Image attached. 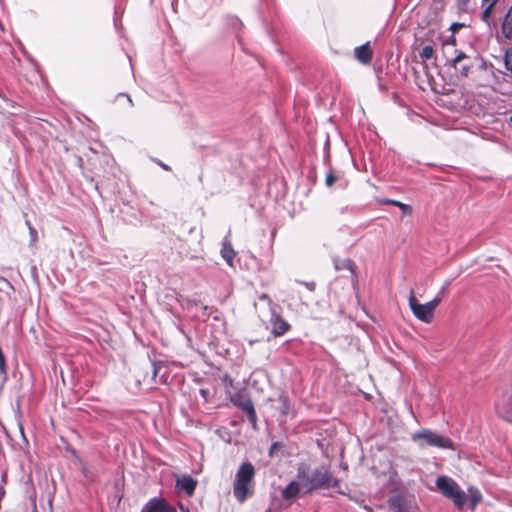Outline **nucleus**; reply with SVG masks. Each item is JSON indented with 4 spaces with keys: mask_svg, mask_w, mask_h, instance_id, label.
<instances>
[{
    "mask_svg": "<svg viewBox=\"0 0 512 512\" xmlns=\"http://www.w3.org/2000/svg\"><path fill=\"white\" fill-rule=\"evenodd\" d=\"M178 507L181 512H190L189 508L183 505L181 502L178 503Z\"/></svg>",
    "mask_w": 512,
    "mask_h": 512,
    "instance_id": "37",
    "label": "nucleus"
},
{
    "mask_svg": "<svg viewBox=\"0 0 512 512\" xmlns=\"http://www.w3.org/2000/svg\"><path fill=\"white\" fill-rule=\"evenodd\" d=\"M408 303L413 315L418 320L427 324L432 322L434 318V310L429 306L428 303H419L413 290L410 292Z\"/></svg>",
    "mask_w": 512,
    "mask_h": 512,
    "instance_id": "5",
    "label": "nucleus"
},
{
    "mask_svg": "<svg viewBox=\"0 0 512 512\" xmlns=\"http://www.w3.org/2000/svg\"><path fill=\"white\" fill-rule=\"evenodd\" d=\"M434 52V48L431 45H426L419 51V55L422 60H430L433 58Z\"/></svg>",
    "mask_w": 512,
    "mask_h": 512,
    "instance_id": "21",
    "label": "nucleus"
},
{
    "mask_svg": "<svg viewBox=\"0 0 512 512\" xmlns=\"http://www.w3.org/2000/svg\"><path fill=\"white\" fill-rule=\"evenodd\" d=\"M300 492L299 483L296 481H291L283 490L282 497L285 500H293L295 499Z\"/></svg>",
    "mask_w": 512,
    "mask_h": 512,
    "instance_id": "13",
    "label": "nucleus"
},
{
    "mask_svg": "<svg viewBox=\"0 0 512 512\" xmlns=\"http://www.w3.org/2000/svg\"><path fill=\"white\" fill-rule=\"evenodd\" d=\"M334 266L336 270L347 269L353 275L355 274V263L350 259H345L342 261L334 260Z\"/></svg>",
    "mask_w": 512,
    "mask_h": 512,
    "instance_id": "15",
    "label": "nucleus"
},
{
    "mask_svg": "<svg viewBox=\"0 0 512 512\" xmlns=\"http://www.w3.org/2000/svg\"><path fill=\"white\" fill-rule=\"evenodd\" d=\"M279 443L278 442H275L271 445L270 447V454L273 453L274 450H276V448L278 447Z\"/></svg>",
    "mask_w": 512,
    "mask_h": 512,
    "instance_id": "39",
    "label": "nucleus"
},
{
    "mask_svg": "<svg viewBox=\"0 0 512 512\" xmlns=\"http://www.w3.org/2000/svg\"><path fill=\"white\" fill-rule=\"evenodd\" d=\"M126 97H127V101H128L129 103H132V100H131L130 96H126Z\"/></svg>",
    "mask_w": 512,
    "mask_h": 512,
    "instance_id": "42",
    "label": "nucleus"
},
{
    "mask_svg": "<svg viewBox=\"0 0 512 512\" xmlns=\"http://www.w3.org/2000/svg\"><path fill=\"white\" fill-rule=\"evenodd\" d=\"M496 411L500 417L512 424V406L505 409L500 403L496 404Z\"/></svg>",
    "mask_w": 512,
    "mask_h": 512,
    "instance_id": "17",
    "label": "nucleus"
},
{
    "mask_svg": "<svg viewBox=\"0 0 512 512\" xmlns=\"http://www.w3.org/2000/svg\"><path fill=\"white\" fill-rule=\"evenodd\" d=\"M389 505L395 512H407L404 500L399 495L391 497L389 500Z\"/></svg>",
    "mask_w": 512,
    "mask_h": 512,
    "instance_id": "14",
    "label": "nucleus"
},
{
    "mask_svg": "<svg viewBox=\"0 0 512 512\" xmlns=\"http://www.w3.org/2000/svg\"><path fill=\"white\" fill-rule=\"evenodd\" d=\"M255 468L250 462H243L233 481V495L239 503H244L254 492Z\"/></svg>",
    "mask_w": 512,
    "mask_h": 512,
    "instance_id": "2",
    "label": "nucleus"
},
{
    "mask_svg": "<svg viewBox=\"0 0 512 512\" xmlns=\"http://www.w3.org/2000/svg\"><path fill=\"white\" fill-rule=\"evenodd\" d=\"M467 70H468V68L466 66H463V71L465 74L467 73Z\"/></svg>",
    "mask_w": 512,
    "mask_h": 512,
    "instance_id": "41",
    "label": "nucleus"
},
{
    "mask_svg": "<svg viewBox=\"0 0 512 512\" xmlns=\"http://www.w3.org/2000/svg\"><path fill=\"white\" fill-rule=\"evenodd\" d=\"M246 414H247L248 421L250 422L252 428L256 429L257 428V415H256L255 408Z\"/></svg>",
    "mask_w": 512,
    "mask_h": 512,
    "instance_id": "23",
    "label": "nucleus"
},
{
    "mask_svg": "<svg viewBox=\"0 0 512 512\" xmlns=\"http://www.w3.org/2000/svg\"><path fill=\"white\" fill-rule=\"evenodd\" d=\"M382 72H383V66H377V70H375V73H376V75L378 77L379 85H380L381 88H386L384 83H383Z\"/></svg>",
    "mask_w": 512,
    "mask_h": 512,
    "instance_id": "28",
    "label": "nucleus"
},
{
    "mask_svg": "<svg viewBox=\"0 0 512 512\" xmlns=\"http://www.w3.org/2000/svg\"><path fill=\"white\" fill-rule=\"evenodd\" d=\"M441 301H442V296L436 295L431 301H429L427 303L435 311V309L441 303Z\"/></svg>",
    "mask_w": 512,
    "mask_h": 512,
    "instance_id": "26",
    "label": "nucleus"
},
{
    "mask_svg": "<svg viewBox=\"0 0 512 512\" xmlns=\"http://www.w3.org/2000/svg\"><path fill=\"white\" fill-rule=\"evenodd\" d=\"M502 33L507 39H510L512 36V17H509L508 14H506L502 23Z\"/></svg>",
    "mask_w": 512,
    "mask_h": 512,
    "instance_id": "20",
    "label": "nucleus"
},
{
    "mask_svg": "<svg viewBox=\"0 0 512 512\" xmlns=\"http://www.w3.org/2000/svg\"><path fill=\"white\" fill-rule=\"evenodd\" d=\"M259 300L265 301L268 304L270 311L272 310V306H277L276 304L273 303V301L267 294L260 295Z\"/></svg>",
    "mask_w": 512,
    "mask_h": 512,
    "instance_id": "29",
    "label": "nucleus"
},
{
    "mask_svg": "<svg viewBox=\"0 0 512 512\" xmlns=\"http://www.w3.org/2000/svg\"><path fill=\"white\" fill-rule=\"evenodd\" d=\"M278 310L279 306H272V310L270 311L271 333L275 337L284 335L290 329V324L282 318Z\"/></svg>",
    "mask_w": 512,
    "mask_h": 512,
    "instance_id": "6",
    "label": "nucleus"
},
{
    "mask_svg": "<svg viewBox=\"0 0 512 512\" xmlns=\"http://www.w3.org/2000/svg\"><path fill=\"white\" fill-rule=\"evenodd\" d=\"M231 401L232 403L237 406L238 408H240L244 413H248L250 412L251 410L254 409V405H253V402L251 401L250 398L248 397H244L242 394L238 393V394H235L232 398H231Z\"/></svg>",
    "mask_w": 512,
    "mask_h": 512,
    "instance_id": "12",
    "label": "nucleus"
},
{
    "mask_svg": "<svg viewBox=\"0 0 512 512\" xmlns=\"http://www.w3.org/2000/svg\"><path fill=\"white\" fill-rule=\"evenodd\" d=\"M502 33L507 39H510L512 36V17H509L508 14H506L502 23Z\"/></svg>",
    "mask_w": 512,
    "mask_h": 512,
    "instance_id": "18",
    "label": "nucleus"
},
{
    "mask_svg": "<svg viewBox=\"0 0 512 512\" xmlns=\"http://www.w3.org/2000/svg\"><path fill=\"white\" fill-rule=\"evenodd\" d=\"M510 123H512V115L510 116V119H509Z\"/></svg>",
    "mask_w": 512,
    "mask_h": 512,
    "instance_id": "43",
    "label": "nucleus"
},
{
    "mask_svg": "<svg viewBox=\"0 0 512 512\" xmlns=\"http://www.w3.org/2000/svg\"><path fill=\"white\" fill-rule=\"evenodd\" d=\"M310 477L309 466L307 464H300L297 469V478L299 481L307 485V478Z\"/></svg>",
    "mask_w": 512,
    "mask_h": 512,
    "instance_id": "16",
    "label": "nucleus"
},
{
    "mask_svg": "<svg viewBox=\"0 0 512 512\" xmlns=\"http://www.w3.org/2000/svg\"><path fill=\"white\" fill-rule=\"evenodd\" d=\"M464 26V24L462 23H458V22H455L451 25L450 27V30L455 33L457 31H459L462 27Z\"/></svg>",
    "mask_w": 512,
    "mask_h": 512,
    "instance_id": "34",
    "label": "nucleus"
},
{
    "mask_svg": "<svg viewBox=\"0 0 512 512\" xmlns=\"http://www.w3.org/2000/svg\"><path fill=\"white\" fill-rule=\"evenodd\" d=\"M339 484L340 481L333 476L329 467L326 465L315 468L311 472L310 477L307 478L308 491L329 488L335 489L339 487Z\"/></svg>",
    "mask_w": 512,
    "mask_h": 512,
    "instance_id": "3",
    "label": "nucleus"
},
{
    "mask_svg": "<svg viewBox=\"0 0 512 512\" xmlns=\"http://www.w3.org/2000/svg\"><path fill=\"white\" fill-rule=\"evenodd\" d=\"M470 0H457V7L461 11H467V6L469 4Z\"/></svg>",
    "mask_w": 512,
    "mask_h": 512,
    "instance_id": "30",
    "label": "nucleus"
},
{
    "mask_svg": "<svg viewBox=\"0 0 512 512\" xmlns=\"http://www.w3.org/2000/svg\"><path fill=\"white\" fill-rule=\"evenodd\" d=\"M504 64H512V47L507 49L505 52Z\"/></svg>",
    "mask_w": 512,
    "mask_h": 512,
    "instance_id": "31",
    "label": "nucleus"
},
{
    "mask_svg": "<svg viewBox=\"0 0 512 512\" xmlns=\"http://www.w3.org/2000/svg\"><path fill=\"white\" fill-rule=\"evenodd\" d=\"M335 181H336V176H334L332 173L327 174L326 180H325L327 186H332Z\"/></svg>",
    "mask_w": 512,
    "mask_h": 512,
    "instance_id": "32",
    "label": "nucleus"
},
{
    "mask_svg": "<svg viewBox=\"0 0 512 512\" xmlns=\"http://www.w3.org/2000/svg\"><path fill=\"white\" fill-rule=\"evenodd\" d=\"M6 374H7L6 360H5V356L2 352V350L0 349V375L6 376Z\"/></svg>",
    "mask_w": 512,
    "mask_h": 512,
    "instance_id": "25",
    "label": "nucleus"
},
{
    "mask_svg": "<svg viewBox=\"0 0 512 512\" xmlns=\"http://www.w3.org/2000/svg\"><path fill=\"white\" fill-rule=\"evenodd\" d=\"M435 484L439 492L445 498L451 500L454 506L459 510L463 509L466 503L474 510L483 500L482 494L478 488L469 486L467 493H465L458 483L448 476H439Z\"/></svg>",
    "mask_w": 512,
    "mask_h": 512,
    "instance_id": "1",
    "label": "nucleus"
},
{
    "mask_svg": "<svg viewBox=\"0 0 512 512\" xmlns=\"http://www.w3.org/2000/svg\"><path fill=\"white\" fill-rule=\"evenodd\" d=\"M502 33L507 39H510L512 36V17H509L508 14H506L502 23Z\"/></svg>",
    "mask_w": 512,
    "mask_h": 512,
    "instance_id": "19",
    "label": "nucleus"
},
{
    "mask_svg": "<svg viewBox=\"0 0 512 512\" xmlns=\"http://www.w3.org/2000/svg\"><path fill=\"white\" fill-rule=\"evenodd\" d=\"M448 285H449V283H446V284L441 288V290L438 292V294H437V295H440V296H442V297H443V296H444V294H445L446 287H447Z\"/></svg>",
    "mask_w": 512,
    "mask_h": 512,
    "instance_id": "38",
    "label": "nucleus"
},
{
    "mask_svg": "<svg viewBox=\"0 0 512 512\" xmlns=\"http://www.w3.org/2000/svg\"><path fill=\"white\" fill-rule=\"evenodd\" d=\"M497 2V0H493L483 11L482 13V19L484 21H488L492 11H493V8H494V5L495 3Z\"/></svg>",
    "mask_w": 512,
    "mask_h": 512,
    "instance_id": "22",
    "label": "nucleus"
},
{
    "mask_svg": "<svg viewBox=\"0 0 512 512\" xmlns=\"http://www.w3.org/2000/svg\"><path fill=\"white\" fill-rule=\"evenodd\" d=\"M302 285H304L307 289H309L310 291H314L315 290V283L314 282H300Z\"/></svg>",
    "mask_w": 512,
    "mask_h": 512,
    "instance_id": "35",
    "label": "nucleus"
},
{
    "mask_svg": "<svg viewBox=\"0 0 512 512\" xmlns=\"http://www.w3.org/2000/svg\"><path fill=\"white\" fill-rule=\"evenodd\" d=\"M411 439L414 442H420V445H429L442 449L455 450L452 440L446 436L440 435L430 429H421L412 434Z\"/></svg>",
    "mask_w": 512,
    "mask_h": 512,
    "instance_id": "4",
    "label": "nucleus"
},
{
    "mask_svg": "<svg viewBox=\"0 0 512 512\" xmlns=\"http://www.w3.org/2000/svg\"><path fill=\"white\" fill-rule=\"evenodd\" d=\"M141 512H176V508L162 497H153L142 507Z\"/></svg>",
    "mask_w": 512,
    "mask_h": 512,
    "instance_id": "7",
    "label": "nucleus"
},
{
    "mask_svg": "<svg viewBox=\"0 0 512 512\" xmlns=\"http://www.w3.org/2000/svg\"><path fill=\"white\" fill-rule=\"evenodd\" d=\"M465 57V55L463 53H459L455 58L451 59V60H447V62L449 64H457L458 62H460L461 60H463Z\"/></svg>",
    "mask_w": 512,
    "mask_h": 512,
    "instance_id": "33",
    "label": "nucleus"
},
{
    "mask_svg": "<svg viewBox=\"0 0 512 512\" xmlns=\"http://www.w3.org/2000/svg\"><path fill=\"white\" fill-rule=\"evenodd\" d=\"M398 208H400V210L402 211V213L404 215H410L412 213V207L408 204H404V203L400 202V204L398 205Z\"/></svg>",
    "mask_w": 512,
    "mask_h": 512,
    "instance_id": "27",
    "label": "nucleus"
},
{
    "mask_svg": "<svg viewBox=\"0 0 512 512\" xmlns=\"http://www.w3.org/2000/svg\"><path fill=\"white\" fill-rule=\"evenodd\" d=\"M159 165L165 170H170V167L162 162H159Z\"/></svg>",
    "mask_w": 512,
    "mask_h": 512,
    "instance_id": "40",
    "label": "nucleus"
},
{
    "mask_svg": "<svg viewBox=\"0 0 512 512\" xmlns=\"http://www.w3.org/2000/svg\"><path fill=\"white\" fill-rule=\"evenodd\" d=\"M354 53L356 59L363 64H369L372 60L373 51L370 47L369 42H366L365 44L356 47Z\"/></svg>",
    "mask_w": 512,
    "mask_h": 512,
    "instance_id": "9",
    "label": "nucleus"
},
{
    "mask_svg": "<svg viewBox=\"0 0 512 512\" xmlns=\"http://www.w3.org/2000/svg\"><path fill=\"white\" fill-rule=\"evenodd\" d=\"M384 203H386V204H390V205H393V206H397V207H398V205L400 204V201H398V200H393V199H386V200L384 201Z\"/></svg>",
    "mask_w": 512,
    "mask_h": 512,
    "instance_id": "36",
    "label": "nucleus"
},
{
    "mask_svg": "<svg viewBox=\"0 0 512 512\" xmlns=\"http://www.w3.org/2000/svg\"><path fill=\"white\" fill-rule=\"evenodd\" d=\"M27 226H28V229H29V234H30V242L31 244H34L37 242V239H38V234H37V231L34 227L31 226V224L27 221L26 222Z\"/></svg>",
    "mask_w": 512,
    "mask_h": 512,
    "instance_id": "24",
    "label": "nucleus"
},
{
    "mask_svg": "<svg viewBox=\"0 0 512 512\" xmlns=\"http://www.w3.org/2000/svg\"><path fill=\"white\" fill-rule=\"evenodd\" d=\"M446 67L447 66H425V65H422V66H415L413 70H414L415 75H419L421 73L425 74L428 78L429 84H431V82L434 81L433 73L435 72V73L441 75V73H442L441 68H446Z\"/></svg>",
    "mask_w": 512,
    "mask_h": 512,
    "instance_id": "11",
    "label": "nucleus"
},
{
    "mask_svg": "<svg viewBox=\"0 0 512 512\" xmlns=\"http://www.w3.org/2000/svg\"><path fill=\"white\" fill-rule=\"evenodd\" d=\"M197 481L194 480L190 475H183L176 480V489L184 492L187 496H192L195 492Z\"/></svg>",
    "mask_w": 512,
    "mask_h": 512,
    "instance_id": "8",
    "label": "nucleus"
},
{
    "mask_svg": "<svg viewBox=\"0 0 512 512\" xmlns=\"http://www.w3.org/2000/svg\"><path fill=\"white\" fill-rule=\"evenodd\" d=\"M221 256L226 261V263L229 266H233V260L236 255V252L234 251L231 242L229 240V236H225L222 241V247H221Z\"/></svg>",
    "mask_w": 512,
    "mask_h": 512,
    "instance_id": "10",
    "label": "nucleus"
}]
</instances>
